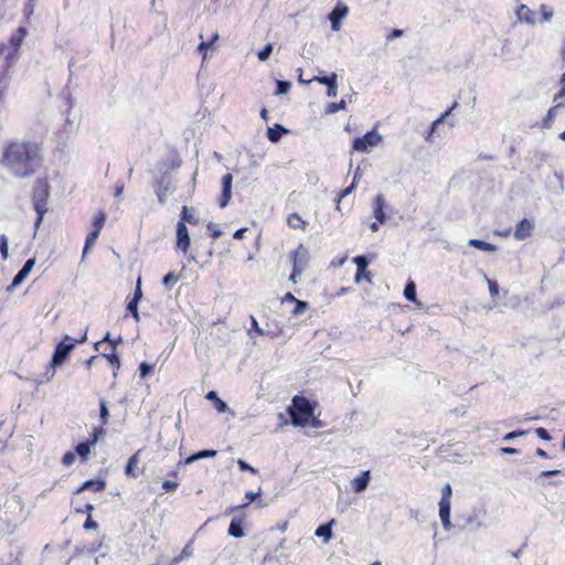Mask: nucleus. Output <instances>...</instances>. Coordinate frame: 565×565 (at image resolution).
Wrapping results in <instances>:
<instances>
[{
	"mask_svg": "<svg viewBox=\"0 0 565 565\" xmlns=\"http://www.w3.org/2000/svg\"><path fill=\"white\" fill-rule=\"evenodd\" d=\"M93 447V445L90 444V441H84V443H79L76 445L75 447V451L76 454L83 459V460H86L89 452H90V448Z\"/></svg>",
	"mask_w": 565,
	"mask_h": 565,
	"instance_id": "nucleus-31",
	"label": "nucleus"
},
{
	"mask_svg": "<svg viewBox=\"0 0 565 565\" xmlns=\"http://www.w3.org/2000/svg\"><path fill=\"white\" fill-rule=\"evenodd\" d=\"M451 494H452L451 487L449 483H447L441 490V499L440 500H446V502H450Z\"/></svg>",
	"mask_w": 565,
	"mask_h": 565,
	"instance_id": "nucleus-54",
	"label": "nucleus"
},
{
	"mask_svg": "<svg viewBox=\"0 0 565 565\" xmlns=\"http://www.w3.org/2000/svg\"><path fill=\"white\" fill-rule=\"evenodd\" d=\"M190 246V236L188 232V227L183 222H178L177 224V247H189Z\"/></svg>",
	"mask_w": 565,
	"mask_h": 565,
	"instance_id": "nucleus-21",
	"label": "nucleus"
},
{
	"mask_svg": "<svg viewBox=\"0 0 565 565\" xmlns=\"http://www.w3.org/2000/svg\"><path fill=\"white\" fill-rule=\"evenodd\" d=\"M35 265V258H29L22 268L18 271V274L13 277L12 282L7 287L8 292H12L15 288H18L30 275L33 267Z\"/></svg>",
	"mask_w": 565,
	"mask_h": 565,
	"instance_id": "nucleus-9",
	"label": "nucleus"
},
{
	"mask_svg": "<svg viewBox=\"0 0 565 565\" xmlns=\"http://www.w3.org/2000/svg\"><path fill=\"white\" fill-rule=\"evenodd\" d=\"M232 182L233 177L231 173H226L222 178V194L220 198V206L224 209L232 198Z\"/></svg>",
	"mask_w": 565,
	"mask_h": 565,
	"instance_id": "nucleus-12",
	"label": "nucleus"
},
{
	"mask_svg": "<svg viewBox=\"0 0 565 565\" xmlns=\"http://www.w3.org/2000/svg\"><path fill=\"white\" fill-rule=\"evenodd\" d=\"M179 280V276L174 271H170L162 278V284L166 289L170 290Z\"/></svg>",
	"mask_w": 565,
	"mask_h": 565,
	"instance_id": "nucleus-34",
	"label": "nucleus"
},
{
	"mask_svg": "<svg viewBox=\"0 0 565 565\" xmlns=\"http://www.w3.org/2000/svg\"><path fill=\"white\" fill-rule=\"evenodd\" d=\"M337 93H338V82L332 81V85H329L327 87V96L330 98H333L337 96Z\"/></svg>",
	"mask_w": 565,
	"mask_h": 565,
	"instance_id": "nucleus-55",
	"label": "nucleus"
},
{
	"mask_svg": "<svg viewBox=\"0 0 565 565\" xmlns=\"http://www.w3.org/2000/svg\"><path fill=\"white\" fill-rule=\"evenodd\" d=\"M40 147L36 142L13 141L3 152L2 163L18 178L32 175L41 166Z\"/></svg>",
	"mask_w": 565,
	"mask_h": 565,
	"instance_id": "nucleus-1",
	"label": "nucleus"
},
{
	"mask_svg": "<svg viewBox=\"0 0 565 565\" xmlns=\"http://www.w3.org/2000/svg\"><path fill=\"white\" fill-rule=\"evenodd\" d=\"M106 216L103 212L95 216L93 226L94 230L87 235L84 247H92L97 239L99 232L105 223Z\"/></svg>",
	"mask_w": 565,
	"mask_h": 565,
	"instance_id": "nucleus-11",
	"label": "nucleus"
},
{
	"mask_svg": "<svg viewBox=\"0 0 565 565\" xmlns=\"http://www.w3.org/2000/svg\"><path fill=\"white\" fill-rule=\"evenodd\" d=\"M97 527H98V523L96 521H94L90 515H88V518L86 519V521L84 523V529L92 530V529H97Z\"/></svg>",
	"mask_w": 565,
	"mask_h": 565,
	"instance_id": "nucleus-59",
	"label": "nucleus"
},
{
	"mask_svg": "<svg viewBox=\"0 0 565 565\" xmlns=\"http://www.w3.org/2000/svg\"><path fill=\"white\" fill-rule=\"evenodd\" d=\"M313 406L306 397L296 395L292 405L288 407L290 422L294 426L305 427L313 417Z\"/></svg>",
	"mask_w": 565,
	"mask_h": 565,
	"instance_id": "nucleus-2",
	"label": "nucleus"
},
{
	"mask_svg": "<svg viewBox=\"0 0 565 565\" xmlns=\"http://www.w3.org/2000/svg\"><path fill=\"white\" fill-rule=\"evenodd\" d=\"M371 480L370 470L362 471L356 478L352 480L353 490L356 493H361L366 490Z\"/></svg>",
	"mask_w": 565,
	"mask_h": 565,
	"instance_id": "nucleus-16",
	"label": "nucleus"
},
{
	"mask_svg": "<svg viewBox=\"0 0 565 565\" xmlns=\"http://www.w3.org/2000/svg\"><path fill=\"white\" fill-rule=\"evenodd\" d=\"M99 416L102 419L103 425L107 424L109 412L106 405V402L104 399H100L99 402Z\"/></svg>",
	"mask_w": 565,
	"mask_h": 565,
	"instance_id": "nucleus-38",
	"label": "nucleus"
},
{
	"mask_svg": "<svg viewBox=\"0 0 565 565\" xmlns=\"http://www.w3.org/2000/svg\"><path fill=\"white\" fill-rule=\"evenodd\" d=\"M458 106V103L455 102L451 107L446 110L438 119H436L433 124H431V127H430V132H429V136L435 131V129L441 124L444 122V120L449 117V115L451 114V111Z\"/></svg>",
	"mask_w": 565,
	"mask_h": 565,
	"instance_id": "nucleus-33",
	"label": "nucleus"
},
{
	"mask_svg": "<svg viewBox=\"0 0 565 565\" xmlns=\"http://www.w3.org/2000/svg\"><path fill=\"white\" fill-rule=\"evenodd\" d=\"M243 521L242 516H234L230 523L227 534L235 539L243 537L245 535Z\"/></svg>",
	"mask_w": 565,
	"mask_h": 565,
	"instance_id": "nucleus-18",
	"label": "nucleus"
},
{
	"mask_svg": "<svg viewBox=\"0 0 565 565\" xmlns=\"http://www.w3.org/2000/svg\"><path fill=\"white\" fill-rule=\"evenodd\" d=\"M480 514V511H472L466 520V526H469L472 531H477L486 526V523L483 522V519Z\"/></svg>",
	"mask_w": 565,
	"mask_h": 565,
	"instance_id": "nucleus-22",
	"label": "nucleus"
},
{
	"mask_svg": "<svg viewBox=\"0 0 565 565\" xmlns=\"http://www.w3.org/2000/svg\"><path fill=\"white\" fill-rule=\"evenodd\" d=\"M518 20L521 22H525L527 24H535L536 22V13L532 11L525 4H521L516 10Z\"/></svg>",
	"mask_w": 565,
	"mask_h": 565,
	"instance_id": "nucleus-19",
	"label": "nucleus"
},
{
	"mask_svg": "<svg viewBox=\"0 0 565 565\" xmlns=\"http://www.w3.org/2000/svg\"><path fill=\"white\" fill-rule=\"evenodd\" d=\"M262 494V490L259 489L257 492H254V491H247L245 493V499L247 500V502H253L255 501L258 497H260Z\"/></svg>",
	"mask_w": 565,
	"mask_h": 565,
	"instance_id": "nucleus-58",
	"label": "nucleus"
},
{
	"mask_svg": "<svg viewBox=\"0 0 565 565\" xmlns=\"http://www.w3.org/2000/svg\"><path fill=\"white\" fill-rule=\"evenodd\" d=\"M139 375L141 379H147L148 376H150L153 372V365L152 364H149L147 362H141L139 364Z\"/></svg>",
	"mask_w": 565,
	"mask_h": 565,
	"instance_id": "nucleus-36",
	"label": "nucleus"
},
{
	"mask_svg": "<svg viewBox=\"0 0 565 565\" xmlns=\"http://www.w3.org/2000/svg\"><path fill=\"white\" fill-rule=\"evenodd\" d=\"M298 299L291 294V292H287L282 299H281V302H296Z\"/></svg>",
	"mask_w": 565,
	"mask_h": 565,
	"instance_id": "nucleus-64",
	"label": "nucleus"
},
{
	"mask_svg": "<svg viewBox=\"0 0 565 565\" xmlns=\"http://www.w3.org/2000/svg\"><path fill=\"white\" fill-rule=\"evenodd\" d=\"M138 462H139V452H136L128 459V462L125 467V473L129 477L136 478L137 475L135 473V468L137 467Z\"/></svg>",
	"mask_w": 565,
	"mask_h": 565,
	"instance_id": "nucleus-29",
	"label": "nucleus"
},
{
	"mask_svg": "<svg viewBox=\"0 0 565 565\" xmlns=\"http://www.w3.org/2000/svg\"><path fill=\"white\" fill-rule=\"evenodd\" d=\"M333 523H334V520H331L329 523L319 525L315 531V535L318 537H322L324 542H329L332 536V524Z\"/></svg>",
	"mask_w": 565,
	"mask_h": 565,
	"instance_id": "nucleus-26",
	"label": "nucleus"
},
{
	"mask_svg": "<svg viewBox=\"0 0 565 565\" xmlns=\"http://www.w3.org/2000/svg\"><path fill=\"white\" fill-rule=\"evenodd\" d=\"M374 258L375 254L359 255L352 258V262L356 265L355 284H360L363 280L372 282V274L367 270V267Z\"/></svg>",
	"mask_w": 565,
	"mask_h": 565,
	"instance_id": "nucleus-7",
	"label": "nucleus"
},
{
	"mask_svg": "<svg viewBox=\"0 0 565 565\" xmlns=\"http://www.w3.org/2000/svg\"><path fill=\"white\" fill-rule=\"evenodd\" d=\"M28 35V30L24 26H20L17 29L14 33L9 39V45L12 49L13 53H17Z\"/></svg>",
	"mask_w": 565,
	"mask_h": 565,
	"instance_id": "nucleus-17",
	"label": "nucleus"
},
{
	"mask_svg": "<svg viewBox=\"0 0 565 565\" xmlns=\"http://www.w3.org/2000/svg\"><path fill=\"white\" fill-rule=\"evenodd\" d=\"M382 137L372 130L366 132L363 137H358L353 140V149L359 152H367L370 148L377 146Z\"/></svg>",
	"mask_w": 565,
	"mask_h": 565,
	"instance_id": "nucleus-8",
	"label": "nucleus"
},
{
	"mask_svg": "<svg viewBox=\"0 0 565 565\" xmlns=\"http://www.w3.org/2000/svg\"><path fill=\"white\" fill-rule=\"evenodd\" d=\"M308 308V302L307 301H303V300H297L295 302V308L292 310V315L294 316H300L301 313L305 312V310Z\"/></svg>",
	"mask_w": 565,
	"mask_h": 565,
	"instance_id": "nucleus-41",
	"label": "nucleus"
},
{
	"mask_svg": "<svg viewBox=\"0 0 565 565\" xmlns=\"http://www.w3.org/2000/svg\"><path fill=\"white\" fill-rule=\"evenodd\" d=\"M75 454L72 452V451H67L64 454L63 458H62V462L64 466L68 467L71 466L74 461H75Z\"/></svg>",
	"mask_w": 565,
	"mask_h": 565,
	"instance_id": "nucleus-53",
	"label": "nucleus"
},
{
	"mask_svg": "<svg viewBox=\"0 0 565 565\" xmlns=\"http://www.w3.org/2000/svg\"><path fill=\"white\" fill-rule=\"evenodd\" d=\"M535 433L543 440H551L552 439V436L550 435V433L545 428H543V427L536 428Z\"/></svg>",
	"mask_w": 565,
	"mask_h": 565,
	"instance_id": "nucleus-56",
	"label": "nucleus"
},
{
	"mask_svg": "<svg viewBox=\"0 0 565 565\" xmlns=\"http://www.w3.org/2000/svg\"><path fill=\"white\" fill-rule=\"evenodd\" d=\"M564 105L563 104H557L555 106H553L552 108L548 109L547 114H546V117L544 119V124L545 126L547 125L548 121H552L553 118L555 117L556 115V111L558 108L563 107Z\"/></svg>",
	"mask_w": 565,
	"mask_h": 565,
	"instance_id": "nucleus-46",
	"label": "nucleus"
},
{
	"mask_svg": "<svg viewBox=\"0 0 565 565\" xmlns=\"http://www.w3.org/2000/svg\"><path fill=\"white\" fill-rule=\"evenodd\" d=\"M182 250V267H204L212 258V249H181Z\"/></svg>",
	"mask_w": 565,
	"mask_h": 565,
	"instance_id": "nucleus-6",
	"label": "nucleus"
},
{
	"mask_svg": "<svg viewBox=\"0 0 565 565\" xmlns=\"http://www.w3.org/2000/svg\"><path fill=\"white\" fill-rule=\"evenodd\" d=\"M403 295L411 302H416L417 301V298H416V285H415V282L413 280H408L406 282Z\"/></svg>",
	"mask_w": 565,
	"mask_h": 565,
	"instance_id": "nucleus-30",
	"label": "nucleus"
},
{
	"mask_svg": "<svg viewBox=\"0 0 565 565\" xmlns=\"http://www.w3.org/2000/svg\"><path fill=\"white\" fill-rule=\"evenodd\" d=\"M450 510H451L450 502H446V500L439 501V516L441 520L443 527L446 531H449L452 527V524L450 521Z\"/></svg>",
	"mask_w": 565,
	"mask_h": 565,
	"instance_id": "nucleus-15",
	"label": "nucleus"
},
{
	"mask_svg": "<svg viewBox=\"0 0 565 565\" xmlns=\"http://www.w3.org/2000/svg\"><path fill=\"white\" fill-rule=\"evenodd\" d=\"M529 433V430H513L503 436L504 441L513 440L516 437L524 436Z\"/></svg>",
	"mask_w": 565,
	"mask_h": 565,
	"instance_id": "nucleus-45",
	"label": "nucleus"
},
{
	"mask_svg": "<svg viewBox=\"0 0 565 565\" xmlns=\"http://www.w3.org/2000/svg\"><path fill=\"white\" fill-rule=\"evenodd\" d=\"M345 100L341 99L339 103H330L327 105L326 113L327 114H335L339 110L345 109Z\"/></svg>",
	"mask_w": 565,
	"mask_h": 565,
	"instance_id": "nucleus-35",
	"label": "nucleus"
},
{
	"mask_svg": "<svg viewBox=\"0 0 565 565\" xmlns=\"http://www.w3.org/2000/svg\"><path fill=\"white\" fill-rule=\"evenodd\" d=\"M403 35V30L401 29H394L388 35H387V40L388 41H392L394 39H397V38H401Z\"/></svg>",
	"mask_w": 565,
	"mask_h": 565,
	"instance_id": "nucleus-63",
	"label": "nucleus"
},
{
	"mask_svg": "<svg viewBox=\"0 0 565 565\" xmlns=\"http://www.w3.org/2000/svg\"><path fill=\"white\" fill-rule=\"evenodd\" d=\"M141 298H142L141 278L138 277L137 282H136V289H135L134 296L130 299V301L139 302L141 300Z\"/></svg>",
	"mask_w": 565,
	"mask_h": 565,
	"instance_id": "nucleus-43",
	"label": "nucleus"
},
{
	"mask_svg": "<svg viewBox=\"0 0 565 565\" xmlns=\"http://www.w3.org/2000/svg\"><path fill=\"white\" fill-rule=\"evenodd\" d=\"M312 81H316V82L323 84L328 87L329 85H332V81H337V74L332 73L330 76H315L309 82H312Z\"/></svg>",
	"mask_w": 565,
	"mask_h": 565,
	"instance_id": "nucleus-37",
	"label": "nucleus"
},
{
	"mask_svg": "<svg viewBox=\"0 0 565 565\" xmlns=\"http://www.w3.org/2000/svg\"><path fill=\"white\" fill-rule=\"evenodd\" d=\"M288 132V129H286L284 126L279 124H275L274 127H269L267 130V138L271 142H278L280 138Z\"/></svg>",
	"mask_w": 565,
	"mask_h": 565,
	"instance_id": "nucleus-24",
	"label": "nucleus"
},
{
	"mask_svg": "<svg viewBox=\"0 0 565 565\" xmlns=\"http://www.w3.org/2000/svg\"><path fill=\"white\" fill-rule=\"evenodd\" d=\"M172 192L171 182L167 177H162L156 184V194L160 203H164L168 195Z\"/></svg>",
	"mask_w": 565,
	"mask_h": 565,
	"instance_id": "nucleus-14",
	"label": "nucleus"
},
{
	"mask_svg": "<svg viewBox=\"0 0 565 565\" xmlns=\"http://www.w3.org/2000/svg\"><path fill=\"white\" fill-rule=\"evenodd\" d=\"M74 348L75 343L72 342V338L70 335H65L63 340L56 344L50 362V366L44 373L46 382H50L54 377L55 370L58 366L63 365V363L67 360V358L74 350Z\"/></svg>",
	"mask_w": 565,
	"mask_h": 565,
	"instance_id": "nucleus-3",
	"label": "nucleus"
},
{
	"mask_svg": "<svg viewBox=\"0 0 565 565\" xmlns=\"http://www.w3.org/2000/svg\"><path fill=\"white\" fill-rule=\"evenodd\" d=\"M180 222H183V224L189 223L191 225L199 223V217L196 215V212L194 209H189L188 206H183L181 212V218Z\"/></svg>",
	"mask_w": 565,
	"mask_h": 565,
	"instance_id": "nucleus-27",
	"label": "nucleus"
},
{
	"mask_svg": "<svg viewBox=\"0 0 565 565\" xmlns=\"http://www.w3.org/2000/svg\"><path fill=\"white\" fill-rule=\"evenodd\" d=\"M533 230H534L533 222L529 221L527 218H523L516 225V228L514 232V237L519 241L527 238L532 235Z\"/></svg>",
	"mask_w": 565,
	"mask_h": 565,
	"instance_id": "nucleus-13",
	"label": "nucleus"
},
{
	"mask_svg": "<svg viewBox=\"0 0 565 565\" xmlns=\"http://www.w3.org/2000/svg\"><path fill=\"white\" fill-rule=\"evenodd\" d=\"M199 459L213 458L216 456L217 451L213 449H204L196 452Z\"/></svg>",
	"mask_w": 565,
	"mask_h": 565,
	"instance_id": "nucleus-52",
	"label": "nucleus"
},
{
	"mask_svg": "<svg viewBox=\"0 0 565 565\" xmlns=\"http://www.w3.org/2000/svg\"><path fill=\"white\" fill-rule=\"evenodd\" d=\"M250 322H252V330H254L258 335H263L264 330L258 326L257 320L253 316L250 317Z\"/></svg>",
	"mask_w": 565,
	"mask_h": 565,
	"instance_id": "nucleus-61",
	"label": "nucleus"
},
{
	"mask_svg": "<svg viewBox=\"0 0 565 565\" xmlns=\"http://www.w3.org/2000/svg\"><path fill=\"white\" fill-rule=\"evenodd\" d=\"M291 87L290 82L287 81H277V89L275 92L276 95L287 94Z\"/></svg>",
	"mask_w": 565,
	"mask_h": 565,
	"instance_id": "nucleus-39",
	"label": "nucleus"
},
{
	"mask_svg": "<svg viewBox=\"0 0 565 565\" xmlns=\"http://www.w3.org/2000/svg\"><path fill=\"white\" fill-rule=\"evenodd\" d=\"M561 84L563 87L561 90L554 96V100H557L559 98L565 99V73L561 77Z\"/></svg>",
	"mask_w": 565,
	"mask_h": 565,
	"instance_id": "nucleus-57",
	"label": "nucleus"
},
{
	"mask_svg": "<svg viewBox=\"0 0 565 565\" xmlns=\"http://www.w3.org/2000/svg\"><path fill=\"white\" fill-rule=\"evenodd\" d=\"M468 245L469 247H495L493 244L483 242L481 239H470Z\"/></svg>",
	"mask_w": 565,
	"mask_h": 565,
	"instance_id": "nucleus-49",
	"label": "nucleus"
},
{
	"mask_svg": "<svg viewBox=\"0 0 565 565\" xmlns=\"http://www.w3.org/2000/svg\"><path fill=\"white\" fill-rule=\"evenodd\" d=\"M541 13H542V20L543 21H550L552 19V17H553V10L550 9L545 4L541 6Z\"/></svg>",
	"mask_w": 565,
	"mask_h": 565,
	"instance_id": "nucleus-50",
	"label": "nucleus"
},
{
	"mask_svg": "<svg viewBox=\"0 0 565 565\" xmlns=\"http://www.w3.org/2000/svg\"><path fill=\"white\" fill-rule=\"evenodd\" d=\"M205 397L214 404V407L218 413H225L230 411L227 404L218 397L215 391H210Z\"/></svg>",
	"mask_w": 565,
	"mask_h": 565,
	"instance_id": "nucleus-25",
	"label": "nucleus"
},
{
	"mask_svg": "<svg viewBox=\"0 0 565 565\" xmlns=\"http://www.w3.org/2000/svg\"><path fill=\"white\" fill-rule=\"evenodd\" d=\"M237 466H238L241 471H248V472H252V473H256L257 472V470L254 467H252L248 462H246L243 459H238L237 460Z\"/></svg>",
	"mask_w": 565,
	"mask_h": 565,
	"instance_id": "nucleus-47",
	"label": "nucleus"
},
{
	"mask_svg": "<svg viewBox=\"0 0 565 565\" xmlns=\"http://www.w3.org/2000/svg\"><path fill=\"white\" fill-rule=\"evenodd\" d=\"M198 460H200V459H199L198 454L195 452V454L189 456L184 461H180L179 466H188V465H191V463H193V462H195Z\"/></svg>",
	"mask_w": 565,
	"mask_h": 565,
	"instance_id": "nucleus-60",
	"label": "nucleus"
},
{
	"mask_svg": "<svg viewBox=\"0 0 565 565\" xmlns=\"http://www.w3.org/2000/svg\"><path fill=\"white\" fill-rule=\"evenodd\" d=\"M106 434V430L103 427H95L93 431V436L89 439L90 444L94 446L98 439Z\"/></svg>",
	"mask_w": 565,
	"mask_h": 565,
	"instance_id": "nucleus-44",
	"label": "nucleus"
},
{
	"mask_svg": "<svg viewBox=\"0 0 565 565\" xmlns=\"http://www.w3.org/2000/svg\"><path fill=\"white\" fill-rule=\"evenodd\" d=\"M349 8L347 4L342 2H338L337 6L329 13L328 19L331 22V29L333 31H339L341 28L342 20L348 15Z\"/></svg>",
	"mask_w": 565,
	"mask_h": 565,
	"instance_id": "nucleus-10",
	"label": "nucleus"
},
{
	"mask_svg": "<svg viewBox=\"0 0 565 565\" xmlns=\"http://www.w3.org/2000/svg\"><path fill=\"white\" fill-rule=\"evenodd\" d=\"M138 303L135 301H130L127 303V311L134 317V319L138 322L140 320Z\"/></svg>",
	"mask_w": 565,
	"mask_h": 565,
	"instance_id": "nucleus-40",
	"label": "nucleus"
},
{
	"mask_svg": "<svg viewBox=\"0 0 565 565\" xmlns=\"http://www.w3.org/2000/svg\"><path fill=\"white\" fill-rule=\"evenodd\" d=\"M110 352L109 353H103V356L115 367H120V360L118 354L116 353V342L110 343Z\"/></svg>",
	"mask_w": 565,
	"mask_h": 565,
	"instance_id": "nucleus-28",
	"label": "nucleus"
},
{
	"mask_svg": "<svg viewBox=\"0 0 565 565\" xmlns=\"http://www.w3.org/2000/svg\"><path fill=\"white\" fill-rule=\"evenodd\" d=\"M33 204L38 214L35 226L42 222L43 215L46 212V202L49 199V183L44 179L36 180L33 189Z\"/></svg>",
	"mask_w": 565,
	"mask_h": 565,
	"instance_id": "nucleus-4",
	"label": "nucleus"
},
{
	"mask_svg": "<svg viewBox=\"0 0 565 565\" xmlns=\"http://www.w3.org/2000/svg\"><path fill=\"white\" fill-rule=\"evenodd\" d=\"M386 205L385 198L383 194H377L374 199V217L379 223H384L386 216L384 212V207Z\"/></svg>",
	"mask_w": 565,
	"mask_h": 565,
	"instance_id": "nucleus-20",
	"label": "nucleus"
},
{
	"mask_svg": "<svg viewBox=\"0 0 565 565\" xmlns=\"http://www.w3.org/2000/svg\"><path fill=\"white\" fill-rule=\"evenodd\" d=\"M207 230L211 232V236L214 238L220 237L222 234V232L217 228V226L212 223H210L207 225Z\"/></svg>",
	"mask_w": 565,
	"mask_h": 565,
	"instance_id": "nucleus-62",
	"label": "nucleus"
},
{
	"mask_svg": "<svg viewBox=\"0 0 565 565\" xmlns=\"http://www.w3.org/2000/svg\"><path fill=\"white\" fill-rule=\"evenodd\" d=\"M288 259L292 264L289 280L294 284H298L301 280L303 271L309 267L310 255L308 249H295L288 255Z\"/></svg>",
	"mask_w": 565,
	"mask_h": 565,
	"instance_id": "nucleus-5",
	"label": "nucleus"
},
{
	"mask_svg": "<svg viewBox=\"0 0 565 565\" xmlns=\"http://www.w3.org/2000/svg\"><path fill=\"white\" fill-rule=\"evenodd\" d=\"M271 52H273V44L271 43L266 44L265 47L258 52V54H257L258 60L262 62L268 60Z\"/></svg>",
	"mask_w": 565,
	"mask_h": 565,
	"instance_id": "nucleus-42",
	"label": "nucleus"
},
{
	"mask_svg": "<svg viewBox=\"0 0 565 565\" xmlns=\"http://www.w3.org/2000/svg\"><path fill=\"white\" fill-rule=\"evenodd\" d=\"M287 223L294 230H298V228L302 230L306 224V222L302 220V217L297 213L290 214L287 218Z\"/></svg>",
	"mask_w": 565,
	"mask_h": 565,
	"instance_id": "nucleus-32",
	"label": "nucleus"
},
{
	"mask_svg": "<svg viewBox=\"0 0 565 565\" xmlns=\"http://www.w3.org/2000/svg\"><path fill=\"white\" fill-rule=\"evenodd\" d=\"M484 278L488 281L489 292H490L491 297L498 296L499 295V286H498L497 281L489 279L487 276H484Z\"/></svg>",
	"mask_w": 565,
	"mask_h": 565,
	"instance_id": "nucleus-48",
	"label": "nucleus"
},
{
	"mask_svg": "<svg viewBox=\"0 0 565 565\" xmlns=\"http://www.w3.org/2000/svg\"><path fill=\"white\" fill-rule=\"evenodd\" d=\"M106 482L104 480L97 479V480H86L77 490V493L84 491V490H90L94 492H100L105 490Z\"/></svg>",
	"mask_w": 565,
	"mask_h": 565,
	"instance_id": "nucleus-23",
	"label": "nucleus"
},
{
	"mask_svg": "<svg viewBox=\"0 0 565 565\" xmlns=\"http://www.w3.org/2000/svg\"><path fill=\"white\" fill-rule=\"evenodd\" d=\"M179 483L175 481L167 480L162 483V488L166 492H173L178 489Z\"/></svg>",
	"mask_w": 565,
	"mask_h": 565,
	"instance_id": "nucleus-51",
	"label": "nucleus"
}]
</instances>
